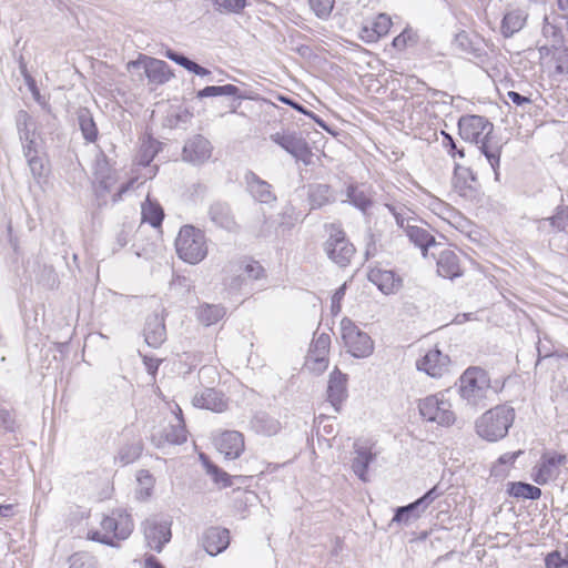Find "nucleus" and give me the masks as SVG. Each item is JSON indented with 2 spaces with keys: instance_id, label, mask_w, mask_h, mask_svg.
Segmentation results:
<instances>
[{
  "instance_id": "nucleus-1",
  "label": "nucleus",
  "mask_w": 568,
  "mask_h": 568,
  "mask_svg": "<svg viewBox=\"0 0 568 568\" xmlns=\"http://www.w3.org/2000/svg\"><path fill=\"white\" fill-rule=\"evenodd\" d=\"M458 392L462 399L475 408L487 406L496 394L488 373L479 366H470L462 374Z\"/></svg>"
},
{
  "instance_id": "nucleus-2",
  "label": "nucleus",
  "mask_w": 568,
  "mask_h": 568,
  "mask_svg": "<svg viewBox=\"0 0 568 568\" xmlns=\"http://www.w3.org/2000/svg\"><path fill=\"white\" fill-rule=\"evenodd\" d=\"M515 420V410L508 405H497L485 412L475 424L476 433L487 442L504 438Z\"/></svg>"
},
{
  "instance_id": "nucleus-3",
  "label": "nucleus",
  "mask_w": 568,
  "mask_h": 568,
  "mask_svg": "<svg viewBox=\"0 0 568 568\" xmlns=\"http://www.w3.org/2000/svg\"><path fill=\"white\" fill-rule=\"evenodd\" d=\"M326 231L328 237L324 243L325 253L338 266H347L356 252L355 246L349 242L339 224H328Z\"/></svg>"
},
{
  "instance_id": "nucleus-4",
  "label": "nucleus",
  "mask_w": 568,
  "mask_h": 568,
  "mask_svg": "<svg viewBox=\"0 0 568 568\" xmlns=\"http://www.w3.org/2000/svg\"><path fill=\"white\" fill-rule=\"evenodd\" d=\"M207 255V244L202 230L193 225L180 229V260L195 265Z\"/></svg>"
},
{
  "instance_id": "nucleus-5",
  "label": "nucleus",
  "mask_w": 568,
  "mask_h": 568,
  "mask_svg": "<svg viewBox=\"0 0 568 568\" xmlns=\"http://www.w3.org/2000/svg\"><path fill=\"white\" fill-rule=\"evenodd\" d=\"M418 409L424 419L437 423L440 426H450L456 419L452 410V404L440 393L420 399Z\"/></svg>"
},
{
  "instance_id": "nucleus-6",
  "label": "nucleus",
  "mask_w": 568,
  "mask_h": 568,
  "mask_svg": "<svg viewBox=\"0 0 568 568\" xmlns=\"http://www.w3.org/2000/svg\"><path fill=\"white\" fill-rule=\"evenodd\" d=\"M341 334L348 352L356 358L368 357L374 351L371 336L361 331L349 318L341 322Z\"/></svg>"
},
{
  "instance_id": "nucleus-7",
  "label": "nucleus",
  "mask_w": 568,
  "mask_h": 568,
  "mask_svg": "<svg viewBox=\"0 0 568 568\" xmlns=\"http://www.w3.org/2000/svg\"><path fill=\"white\" fill-rule=\"evenodd\" d=\"M568 462L566 454L556 450H545L539 462L532 468V480L538 485H545L549 480H555L560 475L561 466Z\"/></svg>"
},
{
  "instance_id": "nucleus-8",
  "label": "nucleus",
  "mask_w": 568,
  "mask_h": 568,
  "mask_svg": "<svg viewBox=\"0 0 568 568\" xmlns=\"http://www.w3.org/2000/svg\"><path fill=\"white\" fill-rule=\"evenodd\" d=\"M270 139L304 165L313 162V152L307 141L296 132H276Z\"/></svg>"
},
{
  "instance_id": "nucleus-9",
  "label": "nucleus",
  "mask_w": 568,
  "mask_h": 568,
  "mask_svg": "<svg viewBox=\"0 0 568 568\" xmlns=\"http://www.w3.org/2000/svg\"><path fill=\"white\" fill-rule=\"evenodd\" d=\"M458 131L463 140L478 144L494 131L493 123L481 115H465L458 121Z\"/></svg>"
},
{
  "instance_id": "nucleus-10",
  "label": "nucleus",
  "mask_w": 568,
  "mask_h": 568,
  "mask_svg": "<svg viewBox=\"0 0 568 568\" xmlns=\"http://www.w3.org/2000/svg\"><path fill=\"white\" fill-rule=\"evenodd\" d=\"M211 142L201 134H196L185 141L182 155L183 161L193 165H201L212 156Z\"/></svg>"
},
{
  "instance_id": "nucleus-11",
  "label": "nucleus",
  "mask_w": 568,
  "mask_h": 568,
  "mask_svg": "<svg viewBox=\"0 0 568 568\" xmlns=\"http://www.w3.org/2000/svg\"><path fill=\"white\" fill-rule=\"evenodd\" d=\"M449 364L448 355L443 354L438 348H433L416 362V367L428 376L437 378L448 372Z\"/></svg>"
},
{
  "instance_id": "nucleus-12",
  "label": "nucleus",
  "mask_w": 568,
  "mask_h": 568,
  "mask_svg": "<svg viewBox=\"0 0 568 568\" xmlns=\"http://www.w3.org/2000/svg\"><path fill=\"white\" fill-rule=\"evenodd\" d=\"M171 523L166 520L148 519L144 524V537L148 546L160 552L171 539Z\"/></svg>"
},
{
  "instance_id": "nucleus-13",
  "label": "nucleus",
  "mask_w": 568,
  "mask_h": 568,
  "mask_svg": "<svg viewBox=\"0 0 568 568\" xmlns=\"http://www.w3.org/2000/svg\"><path fill=\"white\" fill-rule=\"evenodd\" d=\"M133 527L134 525L131 516L123 511L112 513L111 516H105L101 521L102 530L106 535L112 532L113 536L111 537L113 540L126 539L132 534Z\"/></svg>"
},
{
  "instance_id": "nucleus-14",
  "label": "nucleus",
  "mask_w": 568,
  "mask_h": 568,
  "mask_svg": "<svg viewBox=\"0 0 568 568\" xmlns=\"http://www.w3.org/2000/svg\"><path fill=\"white\" fill-rule=\"evenodd\" d=\"M453 184L458 194L466 199H474L479 187L475 173L457 162L454 166Z\"/></svg>"
},
{
  "instance_id": "nucleus-15",
  "label": "nucleus",
  "mask_w": 568,
  "mask_h": 568,
  "mask_svg": "<svg viewBox=\"0 0 568 568\" xmlns=\"http://www.w3.org/2000/svg\"><path fill=\"white\" fill-rule=\"evenodd\" d=\"M244 182L247 192L255 201L264 204H270L276 201V195L272 190V185L267 181L262 180L253 171H247L244 174Z\"/></svg>"
},
{
  "instance_id": "nucleus-16",
  "label": "nucleus",
  "mask_w": 568,
  "mask_h": 568,
  "mask_svg": "<svg viewBox=\"0 0 568 568\" xmlns=\"http://www.w3.org/2000/svg\"><path fill=\"white\" fill-rule=\"evenodd\" d=\"M201 541L210 556H216L229 547L230 531L222 527H210L204 530Z\"/></svg>"
},
{
  "instance_id": "nucleus-17",
  "label": "nucleus",
  "mask_w": 568,
  "mask_h": 568,
  "mask_svg": "<svg viewBox=\"0 0 568 568\" xmlns=\"http://www.w3.org/2000/svg\"><path fill=\"white\" fill-rule=\"evenodd\" d=\"M217 450L229 459H236L244 450V437L237 430H225L215 439Z\"/></svg>"
},
{
  "instance_id": "nucleus-18",
  "label": "nucleus",
  "mask_w": 568,
  "mask_h": 568,
  "mask_svg": "<svg viewBox=\"0 0 568 568\" xmlns=\"http://www.w3.org/2000/svg\"><path fill=\"white\" fill-rule=\"evenodd\" d=\"M537 231L541 234H554L565 232L568 226V206L565 204L558 205L554 214L548 217L536 220Z\"/></svg>"
},
{
  "instance_id": "nucleus-19",
  "label": "nucleus",
  "mask_w": 568,
  "mask_h": 568,
  "mask_svg": "<svg viewBox=\"0 0 568 568\" xmlns=\"http://www.w3.org/2000/svg\"><path fill=\"white\" fill-rule=\"evenodd\" d=\"M133 65H143L144 72L151 83L162 84L170 80L174 74L169 64L159 59L144 58L138 62H132Z\"/></svg>"
},
{
  "instance_id": "nucleus-20",
  "label": "nucleus",
  "mask_w": 568,
  "mask_h": 568,
  "mask_svg": "<svg viewBox=\"0 0 568 568\" xmlns=\"http://www.w3.org/2000/svg\"><path fill=\"white\" fill-rule=\"evenodd\" d=\"M145 343L153 348H158L166 339V329L164 320L158 313L150 314L145 318L143 327Z\"/></svg>"
},
{
  "instance_id": "nucleus-21",
  "label": "nucleus",
  "mask_w": 568,
  "mask_h": 568,
  "mask_svg": "<svg viewBox=\"0 0 568 568\" xmlns=\"http://www.w3.org/2000/svg\"><path fill=\"white\" fill-rule=\"evenodd\" d=\"M192 405L197 408L222 413L227 408V400L222 392L207 387L202 393L193 396Z\"/></svg>"
},
{
  "instance_id": "nucleus-22",
  "label": "nucleus",
  "mask_w": 568,
  "mask_h": 568,
  "mask_svg": "<svg viewBox=\"0 0 568 568\" xmlns=\"http://www.w3.org/2000/svg\"><path fill=\"white\" fill-rule=\"evenodd\" d=\"M368 280L384 294H394L403 286V280L388 270L373 268L368 273Z\"/></svg>"
},
{
  "instance_id": "nucleus-23",
  "label": "nucleus",
  "mask_w": 568,
  "mask_h": 568,
  "mask_svg": "<svg viewBox=\"0 0 568 568\" xmlns=\"http://www.w3.org/2000/svg\"><path fill=\"white\" fill-rule=\"evenodd\" d=\"M437 273L449 280L462 276L459 256L450 248L443 250L437 257Z\"/></svg>"
},
{
  "instance_id": "nucleus-24",
  "label": "nucleus",
  "mask_w": 568,
  "mask_h": 568,
  "mask_svg": "<svg viewBox=\"0 0 568 568\" xmlns=\"http://www.w3.org/2000/svg\"><path fill=\"white\" fill-rule=\"evenodd\" d=\"M346 374L338 369H335L329 376L327 398L336 412L339 410L341 404L346 398Z\"/></svg>"
},
{
  "instance_id": "nucleus-25",
  "label": "nucleus",
  "mask_w": 568,
  "mask_h": 568,
  "mask_svg": "<svg viewBox=\"0 0 568 568\" xmlns=\"http://www.w3.org/2000/svg\"><path fill=\"white\" fill-rule=\"evenodd\" d=\"M404 233L410 243L420 248L424 257L427 256L428 247L436 244L435 236L425 227L417 225L416 222L410 225L406 224Z\"/></svg>"
},
{
  "instance_id": "nucleus-26",
  "label": "nucleus",
  "mask_w": 568,
  "mask_h": 568,
  "mask_svg": "<svg viewBox=\"0 0 568 568\" xmlns=\"http://www.w3.org/2000/svg\"><path fill=\"white\" fill-rule=\"evenodd\" d=\"M329 345L331 337L328 334L322 333L313 339L308 351V359L314 361L316 364L314 369L323 371L326 368V355L328 354Z\"/></svg>"
},
{
  "instance_id": "nucleus-27",
  "label": "nucleus",
  "mask_w": 568,
  "mask_h": 568,
  "mask_svg": "<svg viewBox=\"0 0 568 568\" xmlns=\"http://www.w3.org/2000/svg\"><path fill=\"white\" fill-rule=\"evenodd\" d=\"M209 215L211 221L217 226L227 231H235L237 225L227 203L215 202L210 206Z\"/></svg>"
},
{
  "instance_id": "nucleus-28",
  "label": "nucleus",
  "mask_w": 568,
  "mask_h": 568,
  "mask_svg": "<svg viewBox=\"0 0 568 568\" xmlns=\"http://www.w3.org/2000/svg\"><path fill=\"white\" fill-rule=\"evenodd\" d=\"M307 197L312 210L321 209L335 201L334 192L328 184L314 183L307 189Z\"/></svg>"
},
{
  "instance_id": "nucleus-29",
  "label": "nucleus",
  "mask_w": 568,
  "mask_h": 568,
  "mask_svg": "<svg viewBox=\"0 0 568 568\" xmlns=\"http://www.w3.org/2000/svg\"><path fill=\"white\" fill-rule=\"evenodd\" d=\"M528 14L521 9H513L505 13L500 32L505 38H510L519 32L526 24Z\"/></svg>"
},
{
  "instance_id": "nucleus-30",
  "label": "nucleus",
  "mask_w": 568,
  "mask_h": 568,
  "mask_svg": "<svg viewBox=\"0 0 568 568\" xmlns=\"http://www.w3.org/2000/svg\"><path fill=\"white\" fill-rule=\"evenodd\" d=\"M220 95H231L237 100H250L253 97L247 91H242L234 84H225V85H207L202 90L196 92L197 99L210 98V97H220Z\"/></svg>"
},
{
  "instance_id": "nucleus-31",
  "label": "nucleus",
  "mask_w": 568,
  "mask_h": 568,
  "mask_svg": "<svg viewBox=\"0 0 568 568\" xmlns=\"http://www.w3.org/2000/svg\"><path fill=\"white\" fill-rule=\"evenodd\" d=\"M77 120L87 143H94L99 136V130L94 122L93 115L88 108H79L77 110Z\"/></svg>"
},
{
  "instance_id": "nucleus-32",
  "label": "nucleus",
  "mask_w": 568,
  "mask_h": 568,
  "mask_svg": "<svg viewBox=\"0 0 568 568\" xmlns=\"http://www.w3.org/2000/svg\"><path fill=\"white\" fill-rule=\"evenodd\" d=\"M477 145H479L478 149L486 156L496 176H498L497 169L499 168L501 153V145L499 142L491 133L487 138L483 139Z\"/></svg>"
},
{
  "instance_id": "nucleus-33",
  "label": "nucleus",
  "mask_w": 568,
  "mask_h": 568,
  "mask_svg": "<svg viewBox=\"0 0 568 568\" xmlns=\"http://www.w3.org/2000/svg\"><path fill=\"white\" fill-rule=\"evenodd\" d=\"M454 45L462 52L473 55L481 63L487 60V52L481 47L476 45L465 31L455 36Z\"/></svg>"
},
{
  "instance_id": "nucleus-34",
  "label": "nucleus",
  "mask_w": 568,
  "mask_h": 568,
  "mask_svg": "<svg viewBox=\"0 0 568 568\" xmlns=\"http://www.w3.org/2000/svg\"><path fill=\"white\" fill-rule=\"evenodd\" d=\"M252 428L262 435L273 436L281 429L280 422L266 413L260 412L251 420Z\"/></svg>"
},
{
  "instance_id": "nucleus-35",
  "label": "nucleus",
  "mask_w": 568,
  "mask_h": 568,
  "mask_svg": "<svg viewBox=\"0 0 568 568\" xmlns=\"http://www.w3.org/2000/svg\"><path fill=\"white\" fill-rule=\"evenodd\" d=\"M355 454L356 456L352 462V469L361 480L367 481V469L375 456L367 447L356 448Z\"/></svg>"
},
{
  "instance_id": "nucleus-36",
  "label": "nucleus",
  "mask_w": 568,
  "mask_h": 568,
  "mask_svg": "<svg viewBox=\"0 0 568 568\" xmlns=\"http://www.w3.org/2000/svg\"><path fill=\"white\" fill-rule=\"evenodd\" d=\"M141 215L142 222L149 223L153 227H160L164 219V211L158 202L148 196L142 204Z\"/></svg>"
},
{
  "instance_id": "nucleus-37",
  "label": "nucleus",
  "mask_w": 568,
  "mask_h": 568,
  "mask_svg": "<svg viewBox=\"0 0 568 568\" xmlns=\"http://www.w3.org/2000/svg\"><path fill=\"white\" fill-rule=\"evenodd\" d=\"M202 465L212 480L222 488L232 486V477L220 468L217 465L212 463L205 454H200Z\"/></svg>"
},
{
  "instance_id": "nucleus-38",
  "label": "nucleus",
  "mask_w": 568,
  "mask_h": 568,
  "mask_svg": "<svg viewBox=\"0 0 568 568\" xmlns=\"http://www.w3.org/2000/svg\"><path fill=\"white\" fill-rule=\"evenodd\" d=\"M347 201L358 210L366 212L373 204L367 191L357 184H349L346 189Z\"/></svg>"
},
{
  "instance_id": "nucleus-39",
  "label": "nucleus",
  "mask_w": 568,
  "mask_h": 568,
  "mask_svg": "<svg viewBox=\"0 0 568 568\" xmlns=\"http://www.w3.org/2000/svg\"><path fill=\"white\" fill-rule=\"evenodd\" d=\"M508 494L515 498L536 500L541 496V489L524 481H515L508 484Z\"/></svg>"
},
{
  "instance_id": "nucleus-40",
  "label": "nucleus",
  "mask_w": 568,
  "mask_h": 568,
  "mask_svg": "<svg viewBox=\"0 0 568 568\" xmlns=\"http://www.w3.org/2000/svg\"><path fill=\"white\" fill-rule=\"evenodd\" d=\"M143 452V443L141 439H134L133 442L124 444L115 457V460L121 463L123 466L134 463L141 456Z\"/></svg>"
},
{
  "instance_id": "nucleus-41",
  "label": "nucleus",
  "mask_w": 568,
  "mask_h": 568,
  "mask_svg": "<svg viewBox=\"0 0 568 568\" xmlns=\"http://www.w3.org/2000/svg\"><path fill=\"white\" fill-rule=\"evenodd\" d=\"M423 514V510L419 509L416 501H413L406 506H400L395 509L390 525H409L413 520L418 519Z\"/></svg>"
},
{
  "instance_id": "nucleus-42",
  "label": "nucleus",
  "mask_w": 568,
  "mask_h": 568,
  "mask_svg": "<svg viewBox=\"0 0 568 568\" xmlns=\"http://www.w3.org/2000/svg\"><path fill=\"white\" fill-rule=\"evenodd\" d=\"M152 443L159 449L165 452L166 448L174 447L178 444V427L174 425L169 426L152 435Z\"/></svg>"
},
{
  "instance_id": "nucleus-43",
  "label": "nucleus",
  "mask_w": 568,
  "mask_h": 568,
  "mask_svg": "<svg viewBox=\"0 0 568 568\" xmlns=\"http://www.w3.org/2000/svg\"><path fill=\"white\" fill-rule=\"evenodd\" d=\"M225 314L226 311L222 305L206 304L200 308L197 317L203 325L211 326L222 320Z\"/></svg>"
},
{
  "instance_id": "nucleus-44",
  "label": "nucleus",
  "mask_w": 568,
  "mask_h": 568,
  "mask_svg": "<svg viewBox=\"0 0 568 568\" xmlns=\"http://www.w3.org/2000/svg\"><path fill=\"white\" fill-rule=\"evenodd\" d=\"M138 487L135 490L136 499L145 500L148 499L154 487V478L146 469H141L136 475Z\"/></svg>"
},
{
  "instance_id": "nucleus-45",
  "label": "nucleus",
  "mask_w": 568,
  "mask_h": 568,
  "mask_svg": "<svg viewBox=\"0 0 568 568\" xmlns=\"http://www.w3.org/2000/svg\"><path fill=\"white\" fill-rule=\"evenodd\" d=\"M385 207L393 215L397 226L403 231L406 230V224L410 225L412 223L417 222L404 205L385 204Z\"/></svg>"
},
{
  "instance_id": "nucleus-46",
  "label": "nucleus",
  "mask_w": 568,
  "mask_h": 568,
  "mask_svg": "<svg viewBox=\"0 0 568 568\" xmlns=\"http://www.w3.org/2000/svg\"><path fill=\"white\" fill-rule=\"evenodd\" d=\"M110 168L109 162L106 159V155L101 152V154L97 159V171L95 174L98 179L100 180V187L103 189V191L109 192L111 187V178L109 174Z\"/></svg>"
},
{
  "instance_id": "nucleus-47",
  "label": "nucleus",
  "mask_w": 568,
  "mask_h": 568,
  "mask_svg": "<svg viewBox=\"0 0 568 568\" xmlns=\"http://www.w3.org/2000/svg\"><path fill=\"white\" fill-rule=\"evenodd\" d=\"M386 244L383 242L382 230L375 227L374 231H369L366 243L365 255L367 258L373 257L379 250H384Z\"/></svg>"
},
{
  "instance_id": "nucleus-48",
  "label": "nucleus",
  "mask_w": 568,
  "mask_h": 568,
  "mask_svg": "<svg viewBox=\"0 0 568 568\" xmlns=\"http://www.w3.org/2000/svg\"><path fill=\"white\" fill-rule=\"evenodd\" d=\"M32 118L26 110L18 111L16 115V126L20 140H28V136L34 135V130L30 129Z\"/></svg>"
},
{
  "instance_id": "nucleus-49",
  "label": "nucleus",
  "mask_w": 568,
  "mask_h": 568,
  "mask_svg": "<svg viewBox=\"0 0 568 568\" xmlns=\"http://www.w3.org/2000/svg\"><path fill=\"white\" fill-rule=\"evenodd\" d=\"M215 10L224 13H240L247 4L246 0H212Z\"/></svg>"
},
{
  "instance_id": "nucleus-50",
  "label": "nucleus",
  "mask_w": 568,
  "mask_h": 568,
  "mask_svg": "<svg viewBox=\"0 0 568 568\" xmlns=\"http://www.w3.org/2000/svg\"><path fill=\"white\" fill-rule=\"evenodd\" d=\"M26 84H27L28 89L30 90L33 99L42 108V110L45 113H48L49 115H52L54 118V115L52 114V108L49 103V98H47L45 95H42L40 93L34 78L28 77Z\"/></svg>"
},
{
  "instance_id": "nucleus-51",
  "label": "nucleus",
  "mask_w": 568,
  "mask_h": 568,
  "mask_svg": "<svg viewBox=\"0 0 568 568\" xmlns=\"http://www.w3.org/2000/svg\"><path fill=\"white\" fill-rule=\"evenodd\" d=\"M69 564V568H97V559L85 551L75 552L70 556Z\"/></svg>"
},
{
  "instance_id": "nucleus-52",
  "label": "nucleus",
  "mask_w": 568,
  "mask_h": 568,
  "mask_svg": "<svg viewBox=\"0 0 568 568\" xmlns=\"http://www.w3.org/2000/svg\"><path fill=\"white\" fill-rule=\"evenodd\" d=\"M442 146L446 150V152L453 158V159H464L465 158V150L462 146H458L456 141L453 139V136L445 131H442Z\"/></svg>"
},
{
  "instance_id": "nucleus-53",
  "label": "nucleus",
  "mask_w": 568,
  "mask_h": 568,
  "mask_svg": "<svg viewBox=\"0 0 568 568\" xmlns=\"http://www.w3.org/2000/svg\"><path fill=\"white\" fill-rule=\"evenodd\" d=\"M444 495V489L439 485H435L428 491H426L422 497L416 499V504L423 513L440 496Z\"/></svg>"
},
{
  "instance_id": "nucleus-54",
  "label": "nucleus",
  "mask_w": 568,
  "mask_h": 568,
  "mask_svg": "<svg viewBox=\"0 0 568 568\" xmlns=\"http://www.w3.org/2000/svg\"><path fill=\"white\" fill-rule=\"evenodd\" d=\"M180 67L184 68L185 70L199 75V77H207L209 81H212V72L197 64L193 60L189 59L187 57L180 54Z\"/></svg>"
},
{
  "instance_id": "nucleus-55",
  "label": "nucleus",
  "mask_w": 568,
  "mask_h": 568,
  "mask_svg": "<svg viewBox=\"0 0 568 568\" xmlns=\"http://www.w3.org/2000/svg\"><path fill=\"white\" fill-rule=\"evenodd\" d=\"M308 3L318 18L325 19L331 14L335 0H308Z\"/></svg>"
},
{
  "instance_id": "nucleus-56",
  "label": "nucleus",
  "mask_w": 568,
  "mask_h": 568,
  "mask_svg": "<svg viewBox=\"0 0 568 568\" xmlns=\"http://www.w3.org/2000/svg\"><path fill=\"white\" fill-rule=\"evenodd\" d=\"M26 159L30 171L36 179L42 178L45 174L47 169L44 158L34 154Z\"/></svg>"
},
{
  "instance_id": "nucleus-57",
  "label": "nucleus",
  "mask_w": 568,
  "mask_h": 568,
  "mask_svg": "<svg viewBox=\"0 0 568 568\" xmlns=\"http://www.w3.org/2000/svg\"><path fill=\"white\" fill-rule=\"evenodd\" d=\"M546 568H568V557H564L560 551L549 552L545 558Z\"/></svg>"
},
{
  "instance_id": "nucleus-58",
  "label": "nucleus",
  "mask_w": 568,
  "mask_h": 568,
  "mask_svg": "<svg viewBox=\"0 0 568 568\" xmlns=\"http://www.w3.org/2000/svg\"><path fill=\"white\" fill-rule=\"evenodd\" d=\"M392 27V20L386 13H379L374 22L373 31L381 38L386 36Z\"/></svg>"
},
{
  "instance_id": "nucleus-59",
  "label": "nucleus",
  "mask_w": 568,
  "mask_h": 568,
  "mask_svg": "<svg viewBox=\"0 0 568 568\" xmlns=\"http://www.w3.org/2000/svg\"><path fill=\"white\" fill-rule=\"evenodd\" d=\"M556 72L558 74H568V48H562L555 57Z\"/></svg>"
},
{
  "instance_id": "nucleus-60",
  "label": "nucleus",
  "mask_w": 568,
  "mask_h": 568,
  "mask_svg": "<svg viewBox=\"0 0 568 568\" xmlns=\"http://www.w3.org/2000/svg\"><path fill=\"white\" fill-rule=\"evenodd\" d=\"M156 152L158 149L154 142L150 141L148 144L144 143L141 148L140 164L149 165Z\"/></svg>"
},
{
  "instance_id": "nucleus-61",
  "label": "nucleus",
  "mask_w": 568,
  "mask_h": 568,
  "mask_svg": "<svg viewBox=\"0 0 568 568\" xmlns=\"http://www.w3.org/2000/svg\"><path fill=\"white\" fill-rule=\"evenodd\" d=\"M264 267L255 261L247 263L244 267V274L248 278L258 280L264 276Z\"/></svg>"
},
{
  "instance_id": "nucleus-62",
  "label": "nucleus",
  "mask_w": 568,
  "mask_h": 568,
  "mask_svg": "<svg viewBox=\"0 0 568 568\" xmlns=\"http://www.w3.org/2000/svg\"><path fill=\"white\" fill-rule=\"evenodd\" d=\"M408 42H415V33L410 29H405L393 40V45L396 49H404Z\"/></svg>"
},
{
  "instance_id": "nucleus-63",
  "label": "nucleus",
  "mask_w": 568,
  "mask_h": 568,
  "mask_svg": "<svg viewBox=\"0 0 568 568\" xmlns=\"http://www.w3.org/2000/svg\"><path fill=\"white\" fill-rule=\"evenodd\" d=\"M89 539L93 540V541H98L100 544H103V545H106V546H110V547H119V544L113 540V538L109 535H106L105 532H101V531H90L89 535H88Z\"/></svg>"
},
{
  "instance_id": "nucleus-64",
  "label": "nucleus",
  "mask_w": 568,
  "mask_h": 568,
  "mask_svg": "<svg viewBox=\"0 0 568 568\" xmlns=\"http://www.w3.org/2000/svg\"><path fill=\"white\" fill-rule=\"evenodd\" d=\"M20 141L22 143V151H23L24 158H29L31 155L38 154L34 135L28 136V140H20Z\"/></svg>"
}]
</instances>
